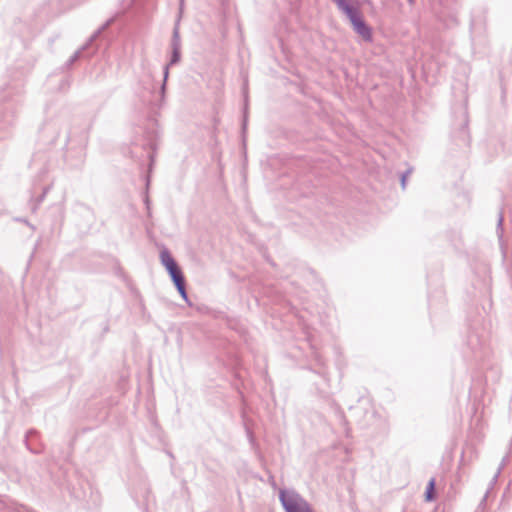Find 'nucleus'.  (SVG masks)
Segmentation results:
<instances>
[{
	"label": "nucleus",
	"mask_w": 512,
	"mask_h": 512,
	"mask_svg": "<svg viewBox=\"0 0 512 512\" xmlns=\"http://www.w3.org/2000/svg\"><path fill=\"white\" fill-rule=\"evenodd\" d=\"M161 262L168 270L170 276L172 277L178 291L183 297H186L185 286H184V277L182 275L181 270L177 266L176 262L172 258V256L167 251L161 252Z\"/></svg>",
	"instance_id": "obj_2"
},
{
	"label": "nucleus",
	"mask_w": 512,
	"mask_h": 512,
	"mask_svg": "<svg viewBox=\"0 0 512 512\" xmlns=\"http://www.w3.org/2000/svg\"><path fill=\"white\" fill-rule=\"evenodd\" d=\"M338 7L348 16L350 22L356 31V33L361 36L365 41L370 42L372 40V30L371 28L364 22L362 16L350 7L345 0H334Z\"/></svg>",
	"instance_id": "obj_1"
},
{
	"label": "nucleus",
	"mask_w": 512,
	"mask_h": 512,
	"mask_svg": "<svg viewBox=\"0 0 512 512\" xmlns=\"http://www.w3.org/2000/svg\"><path fill=\"white\" fill-rule=\"evenodd\" d=\"M282 503L287 512H312L309 505L300 499L286 498L281 496Z\"/></svg>",
	"instance_id": "obj_3"
},
{
	"label": "nucleus",
	"mask_w": 512,
	"mask_h": 512,
	"mask_svg": "<svg viewBox=\"0 0 512 512\" xmlns=\"http://www.w3.org/2000/svg\"><path fill=\"white\" fill-rule=\"evenodd\" d=\"M426 501H432L435 499V480L431 479L427 485L425 493Z\"/></svg>",
	"instance_id": "obj_4"
}]
</instances>
